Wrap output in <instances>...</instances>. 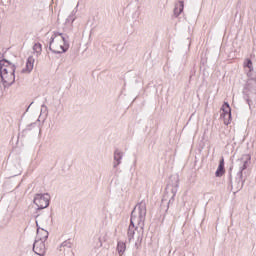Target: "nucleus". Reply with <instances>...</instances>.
Segmentation results:
<instances>
[{
	"label": "nucleus",
	"instance_id": "1",
	"mask_svg": "<svg viewBox=\"0 0 256 256\" xmlns=\"http://www.w3.org/2000/svg\"><path fill=\"white\" fill-rule=\"evenodd\" d=\"M0 77L4 87H11L15 83V66L9 61H0Z\"/></svg>",
	"mask_w": 256,
	"mask_h": 256
},
{
	"label": "nucleus",
	"instance_id": "2",
	"mask_svg": "<svg viewBox=\"0 0 256 256\" xmlns=\"http://www.w3.org/2000/svg\"><path fill=\"white\" fill-rule=\"evenodd\" d=\"M49 49L52 53L61 54L69 51V41L59 32H55L49 44Z\"/></svg>",
	"mask_w": 256,
	"mask_h": 256
},
{
	"label": "nucleus",
	"instance_id": "3",
	"mask_svg": "<svg viewBox=\"0 0 256 256\" xmlns=\"http://www.w3.org/2000/svg\"><path fill=\"white\" fill-rule=\"evenodd\" d=\"M147 217V203L141 201L138 203L131 214V225H139L143 229L145 225V219Z\"/></svg>",
	"mask_w": 256,
	"mask_h": 256
},
{
	"label": "nucleus",
	"instance_id": "4",
	"mask_svg": "<svg viewBox=\"0 0 256 256\" xmlns=\"http://www.w3.org/2000/svg\"><path fill=\"white\" fill-rule=\"evenodd\" d=\"M33 201L38 209H47L51 201V196L48 193L36 194Z\"/></svg>",
	"mask_w": 256,
	"mask_h": 256
},
{
	"label": "nucleus",
	"instance_id": "5",
	"mask_svg": "<svg viewBox=\"0 0 256 256\" xmlns=\"http://www.w3.org/2000/svg\"><path fill=\"white\" fill-rule=\"evenodd\" d=\"M220 119L224 122V125H230L231 124V106H229V103L225 102L222 105L221 111H220Z\"/></svg>",
	"mask_w": 256,
	"mask_h": 256
},
{
	"label": "nucleus",
	"instance_id": "6",
	"mask_svg": "<svg viewBox=\"0 0 256 256\" xmlns=\"http://www.w3.org/2000/svg\"><path fill=\"white\" fill-rule=\"evenodd\" d=\"M33 251L36 255L45 256L47 253V246L45 245V242L41 240H35L33 244Z\"/></svg>",
	"mask_w": 256,
	"mask_h": 256
},
{
	"label": "nucleus",
	"instance_id": "7",
	"mask_svg": "<svg viewBox=\"0 0 256 256\" xmlns=\"http://www.w3.org/2000/svg\"><path fill=\"white\" fill-rule=\"evenodd\" d=\"M239 163V171H240V176H243V171L249 167V163H251V155L249 154H244L242 157L238 160Z\"/></svg>",
	"mask_w": 256,
	"mask_h": 256
},
{
	"label": "nucleus",
	"instance_id": "8",
	"mask_svg": "<svg viewBox=\"0 0 256 256\" xmlns=\"http://www.w3.org/2000/svg\"><path fill=\"white\" fill-rule=\"evenodd\" d=\"M137 224H130L128 228V240L131 243V241H134V239H141V234H139V231H137V227H135Z\"/></svg>",
	"mask_w": 256,
	"mask_h": 256
},
{
	"label": "nucleus",
	"instance_id": "9",
	"mask_svg": "<svg viewBox=\"0 0 256 256\" xmlns=\"http://www.w3.org/2000/svg\"><path fill=\"white\" fill-rule=\"evenodd\" d=\"M33 67H35V56L31 55L28 57L26 61L25 67L22 69V73L29 74L33 71Z\"/></svg>",
	"mask_w": 256,
	"mask_h": 256
},
{
	"label": "nucleus",
	"instance_id": "10",
	"mask_svg": "<svg viewBox=\"0 0 256 256\" xmlns=\"http://www.w3.org/2000/svg\"><path fill=\"white\" fill-rule=\"evenodd\" d=\"M114 161H113V168L117 169V167L121 164L123 161V152L119 149H116L114 151Z\"/></svg>",
	"mask_w": 256,
	"mask_h": 256
},
{
	"label": "nucleus",
	"instance_id": "11",
	"mask_svg": "<svg viewBox=\"0 0 256 256\" xmlns=\"http://www.w3.org/2000/svg\"><path fill=\"white\" fill-rule=\"evenodd\" d=\"M49 238V232L43 228H37L36 241L45 242Z\"/></svg>",
	"mask_w": 256,
	"mask_h": 256
},
{
	"label": "nucleus",
	"instance_id": "12",
	"mask_svg": "<svg viewBox=\"0 0 256 256\" xmlns=\"http://www.w3.org/2000/svg\"><path fill=\"white\" fill-rule=\"evenodd\" d=\"M77 10H73L68 17L65 20V27H73V23H75V20L77 19Z\"/></svg>",
	"mask_w": 256,
	"mask_h": 256
},
{
	"label": "nucleus",
	"instance_id": "13",
	"mask_svg": "<svg viewBox=\"0 0 256 256\" xmlns=\"http://www.w3.org/2000/svg\"><path fill=\"white\" fill-rule=\"evenodd\" d=\"M224 174H225V160L222 158L215 172V175L216 177H223Z\"/></svg>",
	"mask_w": 256,
	"mask_h": 256
},
{
	"label": "nucleus",
	"instance_id": "14",
	"mask_svg": "<svg viewBox=\"0 0 256 256\" xmlns=\"http://www.w3.org/2000/svg\"><path fill=\"white\" fill-rule=\"evenodd\" d=\"M183 9H185V3L183 1H179L174 8L175 17H179L183 13Z\"/></svg>",
	"mask_w": 256,
	"mask_h": 256
},
{
	"label": "nucleus",
	"instance_id": "15",
	"mask_svg": "<svg viewBox=\"0 0 256 256\" xmlns=\"http://www.w3.org/2000/svg\"><path fill=\"white\" fill-rule=\"evenodd\" d=\"M126 249H127V245L125 244V242H122V241L118 242L117 244L118 255L123 256Z\"/></svg>",
	"mask_w": 256,
	"mask_h": 256
},
{
	"label": "nucleus",
	"instance_id": "16",
	"mask_svg": "<svg viewBox=\"0 0 256 256\" xmlns=\"http://www.w3.org/2000/svg\"><path fill=\"white\" fill-rule=\"evenodd\" d=\"M43 51V47L41 46V44L36 43L33 46V55L34 57H39V55H41V52Z\"/></svg>",
	"mask_w": 256,
	"mask_h": 256
},
{
	"label": "nucleus",
	"instance_id": "17",
	"mask_svg": "<svg viewBox=\"0 0 256 256\" xmlns=\"http://www.w3.org/2000/svg\"><path fill=\"white\" fill-rule=\"evenodd\" d=\"M256 87V80H248L245 86L246 91H253Z\"/></svg>",
	"mask_w": 256,
	"mask_h": 256
},
{
	"label": "nucleus",
	"instance_id": "18",
	"mask_svg": "<svg viewBox=\"0 0 256 256\" xmlns=\"http://www.w3.org/2000/svg\"><path fill=\"white\" fill-rule=\"evenodd\" d=\"M244 67H247V69L251 72L253 71V61H251V59L247 58L244 61Z\"/></svg>",
	"mask_w": 256,
	"mask_h": 256
},
{
	"label": "nucleus",
	"instance_id": "19",
	"mask_svg": "<svg viewBox=\"0 0 256 256\" xmlns=\"http://www.w3.org/2000/svg\"><path fill=\"white\" fill-rule=\"evenodd\" d=\"M71 247H73V244L71 243V240H65V241L62 242V244L60 245V249H63V248L71 249Z\"/></svg>",
	"mask_w": 256,
	"mask_h": 256
},
{
	"label": "nucleus",
	"instance_id": "20",
	"mask_svg": "<svg viewBox=\"0 0 256 256\" xmlns=\"http://www.w3.org/2000/svg\"><path fill=\"white\" fill-rule=\"evenodd\" d=\"M107 241V233H102L99 237L100 247H103V243Z\"/></svg>",
	"mask_w": 256,
	"mask_h": 256
},
{
	"label": "nucleus",
	"instance_id": "21",
	"mask_svg": "<svg viewBox=\"0 0 256 256\" xmlns=\"http://www.w3.org/2000/svg\"><path fill=\"white\" fill-rule=\"evenodd\" d=\"M42 109H47V106H45V104H43Z\"/></svg>",
	"mask_w": 256,
	"mask_h": 256
}]
</instances>
